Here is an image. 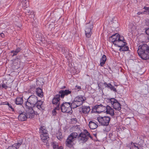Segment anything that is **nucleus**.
Listing matches in <instances>:
<instances>
[{
	"label": "nucleus",
	"instance_id": "f257e3e1",
	"mask_svg": "<svg viewBox=\"0 0 149 149\" xmlns=\"http://www.w3.org/2000/svg\"><path fill=\"white\" fill-rule=\"evenodd\" d=\"M109 40L113 42L114 45L120 48L123 45H125L127 44L125 42L124 37L117 33L113 34L109 38Z\"/></svg>",
	"mask_w": 149,
	"mask_h": 149
},
{
	"label": "nucleus",
	"instance_id": "f03ea898",
	"mask_svg": "<svg viewBox=\"0 0 149 149\" xmlns=\"http://www.w3.org/2000/svg\"><path fill=\"white\" fill-rule=\"evenodd\" d=\"M137 53L142 59L145 60L149 59V47L146 44L140 45Z\"/></svg>",
	"mask_w": 149,
	"mask_h": 149
},
{
	"label": "nucleus",
	"instance_id": "7ed1b4c3",
	"mask_svg": "<svg viewBox=\"0 0 149 149\" xmlns=\"http://www.w3.org/2000/svg\"><path fill=\"white\" fill-rule=\"evenodd\" d=\"M78 141L79 143H84L88 139L89 137L92 139V137L86 130H85L83 132H81L78 135Z\"/></svg>",
	"mask_w": 149,
	"mask_h": 149
},
{
	"label": "nucleus",
	"instance_id": "20e7f679",
	"mask_svg": "<svg viewBox=\"0 0 149 149\" xmlns=\"http://www.w3.org/2000/svg\"><path fill=\"white\" fill-rule=\"evenodd\" d=\"M84 101L82 96H78L74 98L71 103V106L72 108H75L82 105L84 102Z\"/></svg>",
	"mask_w": 149,
	"mask_h": 149
},
{
	"label": "nucleus",
	"instance_id": "39448f33",
	"mask_svg": "<svg viewBox=\"0 0 149 149\" xmlns=\"http://www.w3.org/2000/svg\"><path fill=\"white\" fill-rule=\"evenodd\" d=\"M37 97L34 95H32L28 98L25 103L26 107H34L37 101Z\"/></svg>",
	"mask_w": 149,
	"mask_h": 149
},
{
	"label": "nucleus",
	"instance_id": "423d86ee",
	"mask_svg": "<svg viewBox=\"0 0 149 149\" xmlns=\"http://www.w3.org/2000/svg\"><path fill=\"white\" fill-rule=\"evenodd\" d=\"M78 136V134L76 132H72L68 136L65 141L66 145L69 147L72 146V143Z\"/></svg>",
	"mask_w": 149,
	"mask_h": 149
},
{
	"label": "nucleus",
	"instance_id": "0eeeda50",
	"mask_svg": "<svg viewBox=\"0 0 149 149\" xmlns=\"http://www.w3.org/2000/svg\"><path fill=\"white\" fill-rule=\"evenodd\" d=\"M61 111L63 113H69L72 108L70 102H63L60 106Z\"/></svg>",
	"mask_w": 149,
	"mask_h": 149
},
{
	"label": "nucleus",
	"instance_id": "6e6552de",
	"mask_svg": "<svg viewBox=\"0 0 149 149\" xmlns=\"http://www.w3.org/2000/svg\"><path fill=\"white\" fill-rule=\"evenodd\" d=\"M97 119L100 125L107 126L109 125L111 118L110 117L107 116L104 117L99 116L97 118Z\"/></svg>",
	"mask_w": 149,
	"mask_h": 149
},
{
	"label": "nucleus",
	"instance_id": "1a4fd4ad",
	"mask_svg": "<svg viewBox=\"0 0 149 149\" xmlns=\"http://www.w3.org/2000/svg\"><path fill=\"white\" fill-rule=\"evenodd\" d=\"M93 28V26L92 22H89L86 24L85 33L86 36L87 38L91 37L92 32L91 31Z\"/></svg>",
	"mask_w": 149,
	"mask_h": 149
},
{
	"label": "nucleus",
	"instance_id": "9d476101",
	"mask_svg": "<svg viewBox=\"0 0 149 149\" xmlns=\"http://www.w3.org/2000/svg\"><path fill=\"white\" fill-rule=\"evenodd\" d=\"M109 101L111 103L114 109L118 111L120 110L121 106L117 100L114 98H111L109 99Z\"/></svg>",
	"mask_w": 149,
	"mask_h": 149
},
{
	"label": "nucleus",
	"instance_id": "9b49d317",
	"mask_svg": "<svg viewBox=\"0 0 149 149\" xmlns=\"http://www.w3.org/2000/svg\"><path fill=\"white\" fill-rule=\"evenodd\" d=\"M105 107L106 106H104L102 104L96 105L93 107L92 111L100 113L105 111Z\"/></svg>",
	"mask_w": 149,
	"mask_h": 149
},
{
	"label": "nucleus",
	"instance_id": "f8f14e48",
	"mask_svg": "<svg viewBox=\"0 0 149 149\" xmlns=\"http://www.w3.org/2000/svg\"><path fill=\"white\" fill-rule=\"evenodd\" d=\"M27 110L26 111V114L27 118H32L35 116V113L32 107H26Z\"/></svg>",
	"mask_w": 149,
	"mask_h": 149
},
{
	"label": "nucleus",
	"instance_id": "ddd939ff",
	"mask_svg": "<svg viewBox=\"0 0 149 149\" xmlns=\"http://www.w3.org/2000/svg\"><path fill=\"white\" fill-rule=\"evenodd\" d=\"M60 97L61 96L59 94L54 95L52 100V104L56 106H60Z\"/></svg>",
	"mask_w": 149,
	"mask_h": 149
},
{
	"label": "nucleus",
	"instance_id": "4468645a",
	"mask_svg": "<svg viewBox=\"0 0 149 149\" xmlns=\"http://www.w3.org/2000/svg\"><path fill=\"white\" fill-rule=\"evenodd\" d=\"M72 91L69 89L65 90H61L59 92V94L62 98L64 97L65 96H67L69 94H71Z\"/></svg>",
	"mask_w": 149,
	"mask_h": 149
},
{
	"label": "nucleus",
	"instance_id": "2eb2a0df",
	"mask_svg": "<svg viewBox=\"0 0 149 149\" xmlns=\"http://www.w3.org/2000/svg\"><path fill=\"white\" fill-rule=\"evenodd\" d=\"M42 102L41 100H38L35 106L33 107H36L38 110L41 112L42 111L45 109V107L42 104Z\"/></svg>",
	"mask_w": 149,
	"mask_h": 149
},
{
	"label": "nucleus",
	"instance_id": "dca6fc26",
	"mask_svg": "<svg viewBox=\"0 0 149 149\" xmlns=\"http://www.w3.org/2000/svg\"><path fill=\"white\" fill-rule=\"evenodd\" d=\"M105 108V112L107 114H110L112 116L114 115V110L113 109L108 105H106Z\"/></svg>",
	"mask_w": 149,
	"mask_h": 149
},
{
	"label": "nucleus",
	"instance_id": "f3484780",
	"mask_svg": "<svg viewBox=\"0 0 149 149\" xmlns=\"http://www.w3.org/2000/svg\"><path fill=\"white\" fill-rule=\"evenodd\" d=\"M26 113L23 112L20 113L18 117V119L21 121H24L26 120L27 118Z\"/></svg>",
	"mask_w": 149,
	"mask_h": 149
},
{
	"label": "nucleus",
	"instance_id": "a211bd4d",
	"mask_svg": "<svg viewBox=\"0 0 149 149\" xmlns=\"http://www.w3.org/2000/svg\"><path fill=\"white\" fill-rule=\"evenodd\" d=\"M12 82H10L9 81H7L6 83L3 82V84L2 85L3 88L6 89L7 88H10L12 87Z\"/></svg>",
	"mask_w": 149,
	"mask_h": 149
},
{
	"label": "nucleus",
	"instance_id": "6ab92c4d",
	"mask_svg": "<svg viewBox=\"0 0 149 149\" xmlns=\"http://www.w3.org/2000/svg\"><path fill=\"white\" fill-rule=\"evenodd\" d=\"M89 126L90 128L92 130L95 129L97 127L98 125L95 123L93 121H90L89 123Z\"/></svg>",
	"mask_w": 149,
	"mask_h": 149
},
{
	"label": "nucleus",
	"instance_id": "aec40b11",
	"mask_svg": "<svg viewBox=\"0 0 149 149\" xmlns=\"http://www.w3.org/2000/svg\"><path fill=\"white\" fill-rule=\"evenodd\" d=\"M90 109L89 106H83L82 108V113H84L88 114L89 112Z\"/></svg>",
	"mask_w": 149,
	"mask_h": 149
},
{
	"label": "nucleus",
	"instance_id": "412c9836",
	"mask_svg": "<svg viewBox=\"0 0 149 149\" xmlns=\"http://www.w3.org/2000/svg\"><path fill=\"white\" fill-rule=\"evenodd\" d=\"M23 103L22 97H17L15 101V103L17 105H22Z\"/></svg>",
	"mask_w": 149,
	"mask_h": 149
},
{
	"label": "nucleus",
	"instance_id": "4be33fe9",
	"mask_svg": "<svg viewBox=\"0 0 149 149\" xmlns=\"http://www.w3.org/2000/svg\"><path fill=\"white\" fill-rule=\"evenodd\" d=\"M40 133L41 134H48L47 131L46 129V128L44 126H41L40 128Z\"/></svg>",
	"mask_w": 149,
	"mask_h": 149
},
{
	"label": "nucleus",
	"instance_id": "5701e85b",
	"mask_svg": "<svg viewBox=\"0 0 149 149\" xmlns=\"http://www.w3.org/2000/svg\"><path fill=\"white\" fill-rule=\"evenodd\" d=\"M143 9H144L143 11L138 13H139V15L140 14L146 15L149 14V7H144Z\"/></svg>",
	"mask_w": 149,
	"mask_h": 149
},
{
	"label": "nucleus",
	"instance_id": "b1692460",
	"mask_svg": "<svg viewBox=\"0 0 149 149\" xmlns=\"http://www.w3.org/2000/svg\"><path fill=\"white\" fill-rule=\"evenodd\" d=\"M107 59V58L105 55H103L100 59V65L101 66H103L105 64Z\"/></svg>",
	"mask_w": 149,
	"mask_h": 149
},
{
	"label": "nucleus",
	"instance_id": "393cba45",
	"mask_svg": "<svg viewBox=\"0 0 149 149\" xmlns=\"http://www.w3.org/2000/svg\"><path fill=\"white\" fill-rule=\"evenodd\" d=\"M36 92L38 96L41 97H43V95L42 89L37 88H36Z\"/></svg>",
	"mask_w": 149,
	"mask_h": 149
},
{
	"label": "nucleus",
	"instance_id": "a878e982",
	"mask_svg": "<svg viewBox=\"0 0 149 149\" xmlns=\"http://www.w3.org/2000/svg\"><path fill=\"white\" fill-rule=\"evenodd\" d=\"M145 137V136L143 135L139 136V139L140 141L138 143V144L139 145L141 146H142L143 145L144 143V139Z\"/></svg>",
	"mask_w": 149,
	"mask_h": 149
},
{
	"label": "nucleus",
	"instance_id": "bb28decb",
	"mask_svg": "<svg viewBox=\"0 0 149 149\" xmlns=\"http://www.w3.org/2000/svg\"><path fill=\"white\" fill-rule=\"evenodd\" d=\"M40 137L42 140L43 142H44V141H45V142L46 141H47V139L48 138V134H41Z\"/></svg>",
	"mask_w": 149,
	"mask_h": 149
},
{
	"label": "nucleus",
	"instance_id": "cd10ccee",
	"mask_svg": "<svg viewBox=\"0 0 149 149\" xmlns=\"http://www.w3.org/2000/svg\"><path fill=\"white\" fill-rule=\"evenodd\" d=\"M52 145L53 149H63V147L62 146L59 147L57 144L55 142H53Z\"/></svg>",
	"mask_w": 149,
	"mask_h": 149
},
{
	"label": "nucleus",
	"instance_id": "c85d7f7f",
	"mask_svg": "<svg viewBox=\"0 0 149 149\" xmlns=\"http://www.w3.org/2000/svg\"><path fill=\"white\" fill-rule=\"evenodd\" d=\"M137 144L132 143L130 146V149H139Z\"/></svg>",
	"mask_w": 149,
	"mask_h": 149
},
{
	"label": "nucleus",
	"instance_id": "c756f323",
	"mask_svg": "<svg viewBox=\"0 0 149 149\" xmlns=\"http://www.w3.org/2000/svg\"><path fill=\"white\" fill-rule=\"evenodd\" d=\"M129 47L128 46H125V45H123L120 48L119 50L120 51H125L128 50Z\"/></svg>",
	"mask_w": 149,
	"mask_h": 149
},
{
	"label": "nucleus",
	"instance_id": "7c9ffc66",
	"mask_svg": "<svg viewBox=\"0 0 149 149\" xmlns=\"http://www.w3.org/2000/svg\"><path fill=\"white\" fill-rule=\"evenodd\" d=\"M22 4L23 6L26 8H27L29 6V1L26 0H25L24 1L22 0L21 1Z\"/></svg>",
	"mask_w": 149,
	"mask_h": 149
},
{
	"label": "nucleus",
	"instance_id": "2f4dec72",
	"mask_svg": "<svg viewBox=\"0 0 149 149\" xmlns=\"http://www.w3.org/2000/svg\"><path fill=\"white\" fill-rule=\"evenodd\" d=\"M60 109V106H56L55 108L52 111V113L53 116L56 115L57 112L56 110H59Z\"/></svg>",
	"mask_w": 149,
	"mask_h": 149
},
{
	"label": "nucleus",
	"instance_id": "473e14b6",
	"mask_svg": "<svg viewBox=\"0 0 149 149\" xmlns=\"http://www.w3.org/2000/svg\"><path fill=\"white\" fill-rule=\"evenodd\" d=\"M56 136L57 139L60 140H61L63 136L61 132L58 131L56 134Z\"/></svg>",
	"mask_w": 149,
	"mask_h": 149
},
{
	"label": "nucleus",
	"instance_id": "72a5a7b5",
	"mask_svg": "<svg viewBox=\"0 0 149 149\" xmlns=\"http://www.w3.org/2000/svg\"><path fill=\"white\" fill-rule=\"evenodd\" d=\"M109 136L111 140H114L115 139L116 136L113 132L109 133Z\"/></svg>",
	"mask_w": 149,
	"mask_h": 149
},
{
	"label": "nucleus",
	"instance_id": "f704fd0d",
	"mask_svg": "<svg viewBox=\"0 0 149 149\" xmlns=\"http://www.w3.org/2000/svg\"><path fill=\"white\" fill-rule=\"evenodd\" d=\"M22 142L23 141L22 139H21L18 141L17 143H15L14 144H16L17 147H18V148L22 144Z\"/></svg>",
	"mask_w": 149,
	"mask_h": 149
},
{
	"label": "nucleus",
	"instance_id": "c9c22d12",
	"mask_svg": "<svg viewBox=\"0 0 149 149\" xmlns=\"http://www.w3.org/2000/svg\"><path fill=\"white\" fill-rule=\"evenodd\" d=\"M109 89H110L111 90L113 91L114 92H117L116 88H115L111 84H110Z\"/></svg>",
	"mask_w": 149,
	"mask_h": 149
},
{
	"label": "nucleus",
	"instance_id": "e433bc0d",
	"mask_svg": "<svg viewBox=\"0 0 149 149\" xmlns=\"http://www.w3.org/2000/svg\"><path fill=\"white\" fill-rule=\"evenodd\" d=\"M18 147H17L16 144H14L12 146H9L7 149H17Z\"/></svg>",
	"mask_w": 149,
	"mask_h": 149
},
{
	"label": "nucleus",
	"instance_id": "4c0bfd02",
	"mask_svg": "<svg viewBox=\"0 0 149 149\" xmlns=\"http://www.w3.org/2000/svg\"><path fill=\"white\" fill-rule=\"evenodd\" d=\"M111 83H107L106 82H105L103 83V85H104L105 88H107L108 89L109 88Z\"/></svg>",
	"mask_w": 149,
	"mask_h": 149
},
{
	"label": "nucleus",
	"instance_id": "58836bf2",
	"mask_svg": "<svg viewBox=\"0 0 149 149\" xmlns=\"http://www.w3.org/2000/svg\"><path fill=\"white\" fill-rule=\"evenodd\" d=\"M10 53H13V54L12 55V57H13L15 56H16V55H17V54L18 53H17V52H16L15 51H14V50H12V51H11V52H10Z\"/></svg>",
	"mask_w": 149,
	"mask_h": 149
},
{
	"label": "nucleus",
	"instance_id": "ea45409f",
	"mask_svg": "<svg viewBox=\"0 0 149 149\" xmlns=\"http://www.w3.org/2000/svg\"><path fill=\"white\" fill-rule=\"evenodd\" d=\"M74 129L75 131H78L80 130V128L78 126H74Z\"/></svg>",
	"mask_w": 149,
	"mask_h": 149
},
{
	"label": "nucleus",
	"instance_id": "a19ab883",
	"mask_svg": "<svg viewBox=\"0 0 149 149\" xmlns=\"http://www.w3.org/2000/svg\"><path fill=\"white\" fill-rule=\"evenodd\" d=\"M29 17L31 18H33L34 17V14L33 12H31L30 13V15H29Z\"/></svg>",
	"mask_w": 149,
	"mask_h": 149
},
{
	"label": "nucleus",
	"instance_id": "79ce46f5",
	"mask_svg": "<svg viewBox=\"0 0 149 149\" xmlns=\"http://www.w3.org/2000/svg\"><path fill=\"white\" fill-rule=\"evenodd\" d=\"M21 50V49L20 47H18L17 48L15 51L17 53H18Z\"/></svg>",
	"mask_w": 149,
	"mask_h": 149
},
{
	"label": "nucleus",
	"instance_id": "37998d69",
	"mask_svg": "<svg viewBox=\"0 0 149 149\" xmlns=\"http://www.w3.org/2000/svg\"><path fill=\"white\" fill-rule=\"evenodd\" d=\"M5 104L7 105L8 106L9 108H11V109H13V108L12 107L11 105L10 104H9L8 102H7V103H6Z\"/></svg>",
	"mask_w": 149,
	"mask_h": 149
},
{
	"label": "nucleus",
	"instance_id": "c03bdc74",
	"mask_svg": "<svg viewBox=\"0 0 149 149\" xmlns=\"http://www.w3.org/2000/svg\"><path fill=\"white\" fill-rule=\"evenodd\" d=\"M36 86L35 85H31L30 86V89H33L36 88Z\"/></svg>",
	"mask_w": 149,
	"mask_h": 149
},
{
	"label": "nucleus",
	"instance_id": "a18cd8bd",
	"mask_svg": "<svg viewBox=\"0 0 149 149\" xmlns=\"http://www.w3.org/2000/svg\"><path fill=\"white\" fill-rule=\"evenodd\" d=\"M146 33L149 35V36L148 37V39L149 40V28L146 30Z\"/></svg>",
	"mask_w": 149,
	"mask_h": 149
},
{
	"label": "nucleus",
	"instance_id": "49530a36",
	"mask_svg": "<svg viewBox=\"0 0 149 149\" xmlns=\"http://www.w3.org/2000/svg\"><path fill=\"white\" fill-rule=\"evenodd\" d=\"M97 84H98V87L99 88V89H101L102 88L101 87V85H100V83H98Z\"/></svg>",
	"mask_w": 149,
	"mask_h": 149
},
{
	"label": "nucleus",
	"instance_id": "de8ad7c7",
	"mask_svg": "<svg viewBox=\"0 0 149 149\" xmlns=\"http://www.w3.org/2000/svg\"><path fill=\"white\" fill-rule=\"evenodd\" d=\"M146 23L148 25H149V20L147 19L146 20Z\"/></svg>",
	"mask_w": 149,
	"mask_h": 149
},
{
	"label": "nucleus",
	"instance_id": "09e8293b",
	"mask_svg": "<svg viewBox=\"0 0 149 149\" xmlns=\"http://www.w3.org/2000/svg\"><path fill=\"white\" fill-rule=\"evenodd\" d=\"M77 119L76 118H72V121H74L76 122H77Z\"/></svg>",
	"mask_w": 149,
	"mask_h": 149
},
{
	"label": "nucleus",
	"instance_id": "8fccbe9b",
	"mask_svg": "<svg viewBox=\"0 0 149 149\" xmlns=\"http://www.w3.org/2000/svg\"><path fill=\"white\" fill-rule=\"evenodd\" d=\"M0 36L4 38V35L3 33H1L0 34Z\"/></svg>",
	"mask_w": 149,
	"mask_h": 149
},
{
	"label": "nucleus",
	"instance_id": "3c124183",
	"mask_svg": "<svg viewBox=\"0 0 149 149\" xmlns=\"http://www.w3.org/2000/svg\"><path fill=\"white\" fill-rule=\"evenodd\" d=\"M76 87L77 88V89H81V87L80 86H77V85L76 86Z\"/></svg>",
	"mask_w": 149,
	"mask_h": 149
},
{
	"label": "nucleus",
	"instance_id": "603ef678",
	"mask_svg": "<svg viewBox=\"0 0 149 149\" xmlns=\"http://www.w3.org/2000/svg\"><path fill=\"white\" fill-rule=\"evenodd\" d=\"M93 135L95 137H96V136H97V134H93Z\"/></svg>",
	"mask_w": 149,
	"mask_h": 149
},
{
	"label": "nucleus",
	"instance_id": "864d4df0",
	"mask_svg": "<svg viewBox=\"0 0 149 149\" xmlns=\"http://www.w3.org/2000/svg\"><path fill=\"white\" fill-rule=\"evenodd\" d=\"M66 88V87L65 86H63L62 88V89H63V88Z\"/></svg>",
	"mask_w": 149,
	"mask_h": 149
},
{
	"label": "nucleus",
	"instance_id": "5fc2aeb1",
	"mask_svg": "<svg viewBox=\"0 0 149 149\" xmlns=\"http://www.w3.org/2000/svg\"><path fill=\"white\" fill-rule=\"evenodd\" d=\"M116 36H114V37H113L112 38H116Z\"/></svg>",
	"mask_w": 149,
	"mask_h": 149
},
{
	"label": "nucleus",
	"instance_id": "6e6d98bb",
	"mask_svg": "<svg viewBox=\"0 0 149 149\" xmlns=\"http://www.w3.org/2000/svg\"><path fill=\"white\" fill-rule=\"evenodd\" d=\"M2 87V86H1V85H0V88H1V87Z\"/></svg>",
	"mask_w": 149,
	"mask_h": 149
}]
</instances>
